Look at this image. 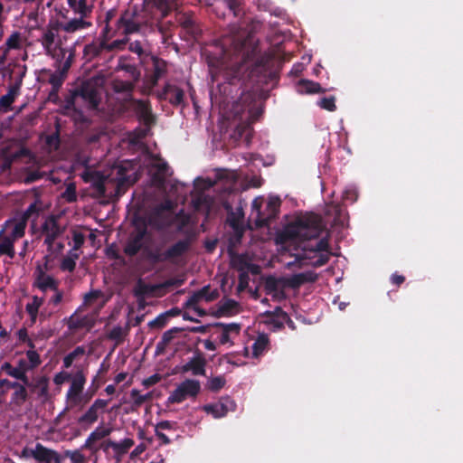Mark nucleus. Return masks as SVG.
<instances>
[{
    "label": "nucleus",
    "mask_w": 463,
    "mask_h": 463,
    "mask_svg": "<svg viewBox=\"0 0 463 463\" xmlns=\"http://www.w3.org/2000/svg\"><path fill=\"white\" fill-rule=\"evenodd\" d=\"M135 444L134 440L132 439L127 438L120 441H116L113 448V452L115 454V457L118 458V460L120 459V458L125 455L131 447H133Z\"/></svg>",
    "instance_id": "34"
},
{
    "label": "nucleus",
    "mask_w": 463,
    "mask_h": 463,
    "mask_svg": "<svg viewBox=\"0 0 463 463\" xmlns=\"http://www.w3.org/2000/svg\"><path fill=\"white\" fill-rule=\"evenodd\" d=\"M335 100V99L334 97L323 98L318 100L317 104L320 108L324 109H326L328 111H334L336 109Z\"/></svg>",
    "instance_id": "50"
},
{
    "label": "nucleus",
    "mask_w": 463,
    "mask_h": 463,
    "mask_svg": "<svg viewBox=\"0 0 463 463\" xmlns=\"http://www.w3.org/2000/svg\"><path fill=\"white\" fill-rule=\"evenodd\" d=\"M188 249V241H180L170 247L165 252V258H176L181 256L186 250Z\"/></svg>",
    "instance_id": "37"
},
{
    "label": "nucleus",
    "mask_w": 463,
    "mask_h": 463,
    "mask_svg": "<svg viewBox=\"0 0 463 463\" xmlns=\"http://www.w3.org/2000/svg\"><path fill=\"white\" fill-rule=\"evenodd\" d=\"M113 431V427L108 425L105 426L103 424L99 425L86 439L82 448L96 450L94 448V444L109 436Z\"/></svg>",
    "instance_id": "17"
},
{
    "label": "nucleus",
    "mask_w": 463,
    "mask_h": 463,
    "mask_svg": "<svg viewBox=\"0 0 463 463\" xmlns=\"http://www.w3.org/2000/svg\"><path fill=\"white\" fill-rule=\"evenodd\" d=\"M24 458H32L41 463H61V457L55 451L37 443L33 448H25L22 452Z\"/></svg>",
    "instance_id": "9"
},
{
    "label": "nucleus",
    "mask_w": 463,
    "mask_h": 463,
    "mask_svg": "<svg viewBox=\"0 0 463 463\" xmlns=\"http://www.w3.org/2000/svg\"><path fill=\"white\" fill-rule=\"evenodd\" d=\"M152 62H153V70H154L153 84H156L157 82V80L165 72L166 64L163 60H160L156 57L152 58Z\"/></svg>",
    "instance_id": "39"
},
{
    "label": "nucleus",
    "mask_w": 463,
    "mask_h": 463,
    "mask_svg": "<svg viewBox=\"0 0 463 463\" xmlns=\"http://www.w3.org/2000/svg\"><path fill=\"white\" fill-rule=\"evenodd\" d=\"M140 23L137 12L133 9H128L121 14L118 26L123 30L125 34H130L139 30Z\"/></svg>",
    "instance_id": "14"
},
{
    "label": "nucleus",
    "mask_w": 463,
    "mask_h": 463,
    "mask_svg": "<svg viewBox=\"0 0 463 463\" xmlns=\"http://www.w3.org/2000/svg\"><path fill=\"white\" fill-rule=\"evenodd\" d=\"M280 206L279 197L270 196L268 200L262 197L255 198L251 203L250 218L254 219L257 226L267 225L268 222L276 217Z\"/></svg>",
    "instance_id": "3"
},
{
    "label": "nucleus",
    "mask_w": 463,
    "mask_h": 463,
    "mask_svg": "<svg viewBox=\"0 0 463 463\" xmlns=\"http://www.w3.org/2000/svg\"><path fill=\"white\" fill-rule=\"evenodd\" d=\"M323 229L321 218L313 213L305 214L285 227L277 237V243L280 245L281 256L288 253L295 258L285 263L288 268L306 265L320 267L328 261L330 252L327 239L323 237L313 241L320 236Z\"/></svg>",
    "instance_id": "1"
},
{
    "label": "nucleus",
    "mask_w": 463,
    "mask_h": 463,
    "mask_svg": "<svg viewBox=\"0 0 463 463\" xmlns=\"http://www.w3.org/2000/svg\"><path fill=\"white\" fill-rule=\"evenodd\" d=\"M87 17L78 16L77 18H73L69 20L67 23L61 25L63 31L67 33H74L79 30H82L88 28L91 25L90 22H87L85 19Z\"/></svg>",
    "instance_id": "30"
},
{
    "label": "nucleus",
    "mask_w": 463,
    "mask_h": 463,
    "mask_svg": "<svg viewBox=\"0 0 463 463\" xmlns=\"http://www.w3.org/2000/svg\"><path fill=\"white\" fill-rule=\"evenodd\" d=\"M201 392V383L194 379H185L176 385L167 398L168 404L181 403L187 399H195Z\"/></svg>",
    "instance_id": "6"
},
{
    "label": "nucleus",
    "mask_w": 463,
    "mask_h": 463,
    "mask_svg": "<svg viewBox=\"0 0 463 463\" xmlns=\"http://www.w3.org/2000/svg\"><path fill=\"white\" fill-rule=\"evenodd\" d=\"M297 91L301 94H315L321 92L322 88L317 82L301 80L297 84Z\"/></svg>",
    "instance_id": "31"
},
{
    "label": "nucleus",
    "mask_w": 463,
    "mask_h": 463,
    "mask_svg": "<svg viewBox=\"0 0 463 463\" xmlns=\"http://www.w3.org/2000/svg\"><path fill=\"white\" fill-rule=\"evenodd\" d=\"M201 290L204 292V297L207 298H211V301L214 300L218 297V292L216 290H212L209 286L203 287Z\"/></svg>",
    "instance_id": "62"
},
{
    "label": "nucleus",
    "mask_w": 463,
    "mask_h": 463,
    "mask_svg": "<svg viewBox=\"0 0 463 463\" xmlns=\"http://www.w3.org/2000/svg\"><path fill=\"white\" fill-rule=\"evenodd\" d=\"M251 95L250 94H244L241 96L239 102L235 103L232 108V113L234 118H238L241 116V112L243 111L242 106L247 109L250 106V101H251Z\"/></svg>",
    "instance_id": "40"
},
{
    "label": "nucleus",
    "mask_w": 463,
    "mask_h": 463,
    "mask_svg": "<svg viewBox=\"0 0 463 463\" xmlns=\"http://www.w3.org/2000/svg\"><path fill=\"white\" fill-rule=\"evenodd\" d=\"M40 390H39V397L43 398V401L45 402L49 397V389H48V383L46 381H43L39 383Z\"/></svg>",
    "instance_id": "60"
},
{
    "label": "nucleus",
    "mask_w": 463,
    "mask_h": 463,
    "mask_svg": "<svg viewBox=\"0 0 463 463\" xmlns=\"http://www.w3.org/2000/svg\"><path fill=\"white\" fill-rule=\"evenodd\" d=\"M102 297L103 295L100 290L90 291L85 295L82 306L94 307V308L99 309L104 304Z\"/></svg>",
    "instance_id": "32"
},
{
    "label": "nucleus",
    "mask_w": 463,
    "mask_h": 463,
    "mask_svg": "<svg viewBox=\"0 0 463 463\" xmlns=\"http://www.w3.org/2000/svg\"><path fill=\"white\" fill-rule=\"evenodd\" d=\"M61 233L62 229L55 216L47 217L42 224L41 234L43 237V243L53 257L58 256L64 248V244L60 240Z\"/></svg>",
    "instance_id": "5"
},
{
    "label": "nucleus",
    "mask_w": 463,
    "mask_h": 463,
    "mask_svg": "<svg viewBox=\"0 0 463 463\" xmlns=\"http://www.w3.org/2000/svg\"><path fill=\"white\" fill-rule=\"evenodd\" d=\"M165 93L173 104H180L183 101L184 91L178 87L167 85Z\"/></svg>",
    "instance_id": "35"
},
{
    "label": "nucleus",
    "mask_w": 463,
    "mask_h": 463,
    "mask_svg": "<svg viewBox=\"0 0 463 463\" xmlns=\"http://www.w3.org/2000/svg\"><path fill=\"white\" fill-rule=\"evenodd\" d=\"M7 49L19 50L22 48V35L19 32H14L5 41Z\"/></svg>",
    "instance_id": "43"
},
{
    "label": "nucleus",
    "mask_w": 463,
    "mask_h": 463,
    "mask_svg": "<svg viewBox=\"0 0 463 463\" xmlns=\"http://www.w3.org/2000/svg\"><path fill=\"white\" fill-rule=\"evenodd\" d=\"M113 88L117 92L129 93L132 90V83L128 81L115 80Z\"/></svg>",
    "instance_id": "51"
},
{
    "label": "nucleus",
    "mask_w": 463,
    "mask_h": 463,
    "mask_svg": "<svg viewBox=\"0 0 463 463\" xmlns=\"http://www.w3.org/2000/svg\"><path fill=\"white\" fill-rule=\"evenodd\" d=\"M66 456L70 458L73 463H83L85 459L83 454L79 450L67 451Z\"/></svg>",
    "instance_id": "54"
},
{
    "label": "nucleus",
    "mask_w": 463,
    "mask_h": 463,
    "mask_svg": "<svg viewBox=\"0 0 463 463\" xmlns=\"http://www.w3.org/2000/svg\"><path fill=\"white\" fill-rule=\"evenodd\" d=\"M122 170L123 169L121 167L118 168V174L120 176L118 178V181H117V184H116V188L117 189H116V192H115V195H118L119 194L120 188H121L122 185L125 184V183L130 182V180L128 177L123 175Z\"/></svg>",
    "instance_id": "55"
},
{
    "label": "nucleus",
    "mask_w": 463,
    "mask_h": 463,
    "mask_svg": "<svg viewBox=\"0 0 463 463\" xmlns=\"http://www.w3.org/2000/svg\"><path fill=\"white\" fill-rule=\"evenodd\" d=\"M249 41H250V35L244 38V33L236 32L231 40V44L236 52H241L242 56H245V54L249 53V48L247 46Z\"/></svg>",
    "instance_id": "28"
},
{
    "label": "nucleus",
    "mask_w": 463,
    "mask_h": 463,
    "mask_svg": "<svg viewBox=\"0 0 463 463\" xmlns=\"http://www.w3.org/2000/svg\"><path fill=\"white\" fill-rule=\"evenodd\" d=\"M204 292L201 289L191 295L186 300V307L194 310L199 316L205 315L204 310L201 308V305L203 303L211 302V298H207L203 296Z\"/></svg>",
    "instance_id": "25"
},
{
    "label": "nucleus",
    "mask_w": 463,
    "mask_h": 463,
    "mask_svg": "<svg viewBox=\"0 0 463 463\" xmlns=\"http://www.w3.org/2000/svg\"><path fill=\"white\" fill-rule=\"evenodd\" d=\"M109 401L103 399H97L90 405V407L87 410V411L80 416L79 419V422L92 424L96 422L99 419V415L100 411H103L104 409L108 406Z\"/></svg>",
    "instance_id": "15"
},
{
    "label": "nucleus",
    "mask_w": 463,
    "mask_h": 463,
    "mask_svg": "<svg viewBox=\"0 0 463 463\" xmlns=\"http://www.w3.org/2000/svg\"><path fill=\"white\" fill-rule=\"evenodd\" d=\"M15 241L0 230V255H7L10 259H14L15 256L14 247Z\"/></svg>",
    "instance_id": "29"
},
{
    "label": "nucleus",
    "mask_w": 463,
    "mask_h": 463,
    "mask_svg": "<svg viewBox=\"0 0 463 463\" xmlns=\"http://www.w3.org/2000/svg\"><path fill=\"white\" fill-rule=\"evenodd\" d=\"M33 286L43 292L46 296L48 291H52L58 288V281L51 275H46L42 278L35 279Z\"/></svg>",
    "instance_id": "27"
},
{
    "label": "nucleus",
    "mask_w": 463,
    "mask_h": 463,
    "mask_svg": "<svg viewBox=\"0 0 463 463\" xmlns=\"http://www.w3.org/2000/svg\"><path fill=\"white\" fill-rule=\"evenodd\" d=\"M26 226L25 217L15 215L4 222L1 231L14 241H17L24 237Z\"/></svg>",
    "instance_id": "11"
},
{
    "label": "nucleus",
    "mask_w": 463,
    "mask_h": 463,
    "mask_svg": "<svg viewBox=\"0 0 463 463\" xmlns=\"http://www.w3.org/2000/svg\"><path fill=\"white\" fill-rule=\"evenodd\" d=\"M182 373H191L194 376H204L206 373V359L201 353H196L186 363L180 366Z\"/></svg>",
    "instance_id": "12"
},
{
    "label": "nucleus",
    "mask_w": 463,
    "mask_h": 463,
    "mask_svg": "<svg viewBox=\"0 0 463 463\" xmlns=\"http://www.w3.org/2000/svg\"><path fill=\"white\" fill-rule=\"evenodd\" d=\"M86 377L82 372H77L71 378L70 387L65 395L66 410L83 408L91 399L92 394L85 393Z\"/></svg>",
    "instance_id": "4"
},
{
    "label": "nucleus",
    "mask_w": 463,
    "mask_h": 463,
    "mask_svg": "<svg viewBox=\"0 0 463 463\" xmlns=\"http://www.w3.org/2000/svg\"><path fill=\"white\" fill-rule=\"evenodd\" d=\"M150 236L147 234L146 228L137 229L128 239L124 252L130 257L135 256L140 251L145 256H150Z\"/></svg>",
    "instance_id": "7"
},
{
    "label": "nucleus",
    "mask_w": 463,
    "mask_h": 463,
    "mask_svg": "<svg viewBox=\"0 0 463 463\" xmlns=\"http://www.w3.org/2000/svg\"><path fill=\"white\" fill-rule=\"evenodd\" d=\"M234 408V402L230 399H225V402H220L213 404H206L203 407V410L213 415L214 418L224 417L230 410Z\"/></svg>",
    "instance_id": "21"
},
{
    "label": "nucleus",
    "mask_w": 463,
    "mask_h": 463,
    "mask_svg": "<svg viewBox=\"0 0 463 463\" xmlns=\"http://www.w3.org/2000/svg\"><path fill=\"white\" fill-rule=\"evenodd\" d=\"M52 258H54L53 255H51V253H49V255H46L43 259V262L41 263V262H38L37 265H36V268H35V270L33 272V279H38V278H42L48 275V271L50 269V260H52Z\"/></svg>",
    "instance_id": "38"
},
{
    "label": "nucleus",
    "mask_w": 463,
    "mask_h": 463,
    "mask_svg": "<svg viewBox=\"0 0 463 463\" xmlns=\"http://www.w3.org/2000/svg\"><path fill=\"white\" fill-rule=\"evenodd\" d=\"M102 84L103 78H91L82 84L80 92L76 94V99L80 98L90 109L97 108L100 100Z\"/></svg>",
    "instance_id": "8"
},
{
    "label": "nucleus",
    "mask_w": 463,
    "mask_h": 463,
    "mask_svg": "<svg viewBox=\"0 0 463 463\" xmlns=\"http://www.w3.org/2000/svg\"><path fill=\"white\" fill-rule=\"evenodd\" d=\"M85 354V348L83 346H78L76 347L72 352L68 354L63 358V365L66 368H69L71 366L73 362L78 359L79 357L82 356Z\"/></svg>",
    "instance_id": "42"
},
{
    "label": "nucleus",
    "mask_w": 463,
    "mask_h": 463,
    "mask_svg": "<svg viewBox=\"0 0 463 463\" xmlns=\"http://www.w3.org/2000/svg\"><path fill=\"white\" fill-rule=\"evenodd\" d=\"M175 206V203L172 200H165L161 205L156 208L158 213H163L164 212L170 213Z\"/></svg>",
    "instance_id": "57"
},
{
    "label": "nucleus",
    "mask_w": 463,
    "mask_h": 463,
    "mask_svg": "<svg viewBox=\"0 0 463 463\" xmlns=\"http://www.w3.org/2000/svg\"><path fill=\"white\" fill-rule=\"evenodd\" d=\"M130 396L133 402V407L138 408L140 407L145 402L150 400L152 398V392H147L146 394H141L139 391L137 389H133L130 392Z\"/></svg>",
    "instance_id": "41"
},
{
    "label": "nucleus",
    "mask_w": 463,
    "mask_h": 463,
    "mask_svg": "<svg viewBox=\"0 0 463 463\" xmlns=\"http://www.w3.org/2000/svg\"><path fill=\"white\" fill-rule=\"evenodd\" d=\"M316 279H317V275L312 272L299 273V274L294 275L290 279V283L292 286H298L307 281H314V280H316Z\"/></svg>",
    "instance_id": "44"
},
{
    "label": "nucleus",
    "mask_w": 463,
    "mask_h": 463,
    "mask_svg": "<svg viewBox=\"0 0 463 463\" xmlns=\"http://www.w3.org/2000/svg\"><path fill=\"white\" fill-rule=\"evenodd\" d=\"M45 296H32L30 300L25 305V310L28 313L31 322L35 323L40 318V312L45 304Z\"/></svg>",
    "instance_id": "20"
},
{
    "label": "nucleus",
    "mask_w": 463,
    "mask_h": 463,
    "mask_svg": "<svg viewBox=\"0 0 463 463\" xmlns=\"http://www.w3.org/2000/svg\"><path fill=\"white\" fill-rule=\"evenodd\" d=\"M160 380H161V376L159 374L156 373V374H153V375L144 379L142 382V384L145 387L148 388L152 385L156 384L158 382H160Z\"/></svg>",
    "instance_id": "58"
},
{
    "label": "nucleus",
    "mask_w": 463,
    "mask_h": 463,
    "mask_svg": "<svg viewBox=\"0 0 463 463\" xmlns=\"http://www.w3.org/2000/svg\"><path fill=\"white\" fill-rule=\"evenodd\" d=\"M20 87L18 85L11 87L7 93L0 98V108L7 111L14 103L15 98L19 95Z\"/></svg>",
    "instance_id": "33"
},
{
    "label": "nucleus",
    "mask_w": 463,
    "mask_h": 463,
    "mask_svg": "<svg viewBox=\"0 0 463 463\" xmlns=\"http://www.w3.org/2000/svg\"><path fill=\"white\" fill-rule=\"evenodd\" d=\"M95 324L94 315H84L81 316L78 312H75L71 316L68 321V326L70 329H87L90 330Z\"/></svg>",
    "instance_id": "19"
},
{
    "label": "nucleus",
    "mask_w": 463,
    "mask_h": 463,
    "mask_svg": "<svg viewBox=\"0 0 463 463\" xmlns=\"http://www.w3.org/2000/svg\"><path fill=\"white\" fill-rule=\"evenodd\" d=\"M269 337L265 334H260L252 344L251 350L243 348V355L248 358H259L268 349Z\"/></svg>",
    "instance_id": "16"
},
{
    "label": "nucleus",
    "mask_w": 463,
    "mask_h": 463,
    "mask_svg": "<svg viewBox=\"0 0 463 463\" xmlns=\"http://www.w3.org/2000/svg\"><path fill=\"white\" fill-rule=\"evenodd\" d=\"M8 375L22 381L24 384H29V379L26 374L18 367H13L10 364L5 363L2 367Z\"/></svg>",
    "instance_id": "36"
},
{
    "label": "nucleus",
    "mask_w": 463,
    "mask_h": 463,
    "mask_svg": "<svg viewBox=\"0 0 463 463\" xmlns=\"http://www.w3.org/2000/svg\"><path fill=\"white\" fill-rule=\"evenodd\" d=\"M357 191L354 187L347 188L343 194V198L345 201H348L350 203H354L357 199Z\"/></svg>",
    "instance_id": "56"
},
{
    "label": "nucleus",
    "mask_w": 463,
    "mask_h": 463,
    "mask_svg": "<svg viewBox=\"0 0 463 463\" xmlns=\"http://www.w3.org/2000/svg\"><path fill=\"white\" fill-rule=\"evenodd\" d=\"M127 333V329L123 328L120 326H114L109 334V337L116 342L119 343L123 340L125 335Z\"/></svg>",
    "instance_id": "48"
},
{
    "label": "nucleus",
    "mask_w": 463,
    "mask_h": 463,
    "mask_svg": "<svg viewBox=\"0 0 463 463\" xmlns=\"http://www.w3.org/2000/svg\"><path fill=\"white\" fill-rule=\"evenodd\" d=\"M149 175L153 184L162 186L170 175L167 164L160 158H154L149 165Z\"/></svg>",
    "instance_id": "13"
},
{
    "label": "nucleus",
    "mask_w": 463,
    "mask_h": 463,
    "mask_svg": "<svg viewBox=\"0 0 463 463\" xmlns=\"http://www.w3.org/2000/svg\"><path fill=\"white\" fill-rule=\"evenodd\" d=\"M128 38H125L123 40H116L112 42L110 44L107 45L108 50H113V49H122V47L127 43Z\"/></svg>",
    "instance_id": "63"
},
{
    "label": "nucleus",
    "mask_w": 463,
    "mask_h": 463,
    "mask_svg": "<svg viewBox=\"0 0 463 463\" xmlns=\"http://www.w3.org/2000/svg\"><path fill=\"white\" fill-rule=\"evenodd\" d=\"M224 2L235 16L240 14V6L242 0H224Z\"/></svg>",
    "instance_id": "53"
},
{
    "label": "nucleus",
    "mask_w": 463,
    "mask_h": 463,
    "mask_svg": "<svg viewBox=\"0 0 463 463\" xmlns=\"http://www.w3.org/2000/svg\"><path fill=\"white\" fill-rule=\"evenodd\" d=\"M63 197L68 201V202H73L76 200V193H75V188L72 186V185H69L67 188H66V191L64 192L63 194Z\"/></svg>",
    "instance_id": "61"
},
{
    "label": "nucleus",
    "mask_w": 463,
    "mask_h": 463,
    "mask_svg": "<svg viewBox=\"0 0 463 463\" xmlns=\"http://www.w3.org/2000/svg\"><path fill=\"white\" fill-rule=\"evenodd\" d=\"M82 177L92 184L99 196H106L109 187L114 185L108 176H104L99 171L87 170L83 173Z\"/></svg>",
    "instance_id": "10"
},
{
    "label": "nucleus",
    "mask_w": 463,
    "mask_h": 463,
    "mask_svg": "<svg viewBox=\"0 0 463 463\" xmlns=\"http://www.w3.org/2000/svg\"><path fill=\"white\" fill-rule=\"evenodd\" d=\"M42 211V205L40 202L35 201L34 203H31L29 207L20 214H17L18 216H24L25 222H28V219L33 214H38Z\"/></svg>",
    "instance_id": "47"
},
{
    "label": "nucleus",
    "mask_w": 463,
    "mask_h": 463,
    "mask_svg": "<svg viewBox=\"0 0 463 463\" xmlns=\"http://www.w3.org/2000/svg\"><path fill=\"white\" fill-rule=\"evenodd\" d=\"M238 324L221 325L218 338L222 345H232L233 340L240 333Z\"/></svg>",
    "instance_id": "22"
},
{
    "label": "nucleus",
    "mask_w": 463,
    "mask_h": 463,
    "mask_svg": "<svg viewBox=\"0 0 463 463\" xmlns=\"http://www.w3.org/2000/svg\"><path fill=\"white\" fill-rule=\"evenodd\" d=\"M226 383L224 377L215 376L207 381L206 387L212 392H219Z\"/></svg>",
    "instance_id": "45"
},
{
    "label": "nucleus",
    "mask_w": 463,
    "mask_h": 463,
    "mask_svg": "<svg viewBox=\"0 0 463 463\" xmlns=\"http://www.w3.org/2000/svg\"><path fill=\"white\" fill-rule=\"evenodd\" d=\"M130 106L146 125L153 122V115L149 105L145 100H133Z\"/></svg>",
    "instance_id": "26"
},
{
    "label": "nucleus",
    "mask_w": 463,
    "mask_h": 463,
    "mask_svg": "<svg viewBox=\"0 0 463 463\" xmlns=\"http://www.w3.org/2000/svg\"><path fill=\"white\" fill-rule=\"evenodd\" d=\"M180 331L181 330L179 328L175 327L173 329H170V330L165 332L163 335V337H162V341L164 342L165 345H167L175 337V335Z\"/></svg>",
    "instance_id": "59"
},
{
    "label": "nucleus",
    "mask_w": 463,
    "mask_h": 463,
    "mask_svg": "<svg viewBox=\"0 0 463 463\" xmlns=\"http://www.w3.org/2000/svg\"><path fill=\"white\" fill-rule=\"evenodd\" d=\"M40 42L45 53L61 65L63 71H68L71 65L74 53L64 46V40L58 33L57 30H45Z\"/></svg>",
    "instance_id": "2"
},
{
    "label": "nucleus",
    "mask_w": 463,
    "mask_h": 463,
    "mask_svg": "<svg viewBox=\"0 0 463 463\" xmlns=\"http://www.w3.org/2000/svg\"><path fill=\"white\" fill-rule=\"evenodd\" d=\"M26 360L30 364L31 367H33V369L35 367H37L38 365H40V364H41L40 355L34 350L27 351V353H26Z\"/></svg>",
    "instance_id": "52"
},
{
    "label": "nucleus",
    "mask_w": 463,
    "mask_h": 463,
    "mask_svg": "<svg viewBox=\"0 0 463 463\" xmlns=\"http://www.w3.org/2000/svg\"><path fill=\"white\" fill-rule=\"evenodd\" d=\"M51 292V297L45 302V307H43L42 311L40 312L41 320H44L50 316H52L56 311V307L62 300L63 293L59 289V288H56Z\"/></svg>",
    "instance_id": "18"
},
{
    "label": "nucleus",
    "mask_w": 463,
    "mask_h": 463,
    "mask_svg": "<svg viewBox=\"0 0 463 463\" xmlns=\"http://www.w3.org/2000/svg\"><path fill=\"white\" fill-rule=\"evenodd\" d=\"M17 366L26 374L27 372L33 370V368L31 367L30 364L26 359H20L18 361Z\"/></svg>",
    "instance_id": "64"
},
{
    "label": "nucleus",
    "mask_w": 463,
    "mask_h": 463,
    "mask_svg": "<svg viewBox=\"0 0 463 463\" xmlns=\"http://www.w3.org/2000/svg\"><path fill=\"white\" fill-rule=\"evenodd\" d=\"M67 4L71 11L80 17H89L94 6L93 0H72Z\"/></svg>",
    "instance_id": "24"
},
{
    "label": "nucleus",
    "mask_w": 463,
    "mask_h": 463,
    "mask_svg": "<svg viewBox=\"0 0 463 463\" xmlns=\"http://www.w3.org/2000/svg\"><path fill=\"white\" fill-rule=\"evenodd\" d=\"M5 385H8L9 387L15 389L14 393L12 394V402L15 405H22L27 399V391L25 387L16 382L10 383L8 380L4 379L0 380V388Z\"/></svg>",
    "instance_id": "23"
},
{
    "label": "nucleus",
    "mask_w": 463,
    "mask_h": 463,
    "mask_svg": "<svg viewBox=\"0 0 463 463\" xmlns=\"http://www.w3.org/2000/svg\"><path fill=\"white\" fill-rule=\"evenodd\" d=\"M78 257L77 253L65 257L61 263V269L64 271H72L75 269Z\"/></svg>",
    "instance_id": "46"
},
{
    "label": "nucleus",
    "mask_w": 463,
    "mask_h": 463,
    "mask_svg": "<svg viewBox=\"0 0 463 463\" xmlns=\"http://www.w3.org/2000/svg\"><path fill=\"white\" fill-rule=\"evenodd\" d=\"M237 309H238L237 302L234 300H232V299H227V300L223 301L220 307V310L223 314H228V315L236 312Z\"/></svg>",
    "instance_id": "49"
}]
</instances>
